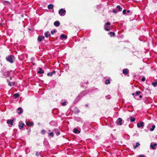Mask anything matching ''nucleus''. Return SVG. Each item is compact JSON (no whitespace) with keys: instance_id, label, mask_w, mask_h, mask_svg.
Masks as SVG:
<instances>
[{"instance_id":"nucleus-1","label":"nucleus","mask_w":157,"mask_h":157,"mask_svg":"<svg viewBox=\"0 0 157 157\" xmlns=\"http://www.w3.org/2000/svg\"><path fill=\"white\" fill-rule=\"evenodd\" d=\"M6 60L8 62L13 63L14 62L15 60V57L14 56L10 55L6 57Z\"/></svg>"},{"instance_id":"nucleus-2","label":"nucleus","mask_w":157,"mask_h":157,"mask_svg":"<svg viewBox=\"0 0 157 157\" xmlns=\"http://www.w3.org/2000/svg\"><path fill=\"white\" fill-rule=\"evenodd\" d=\"M110 23L109 22H108L105 23L104 25V29L107 31H109L110 30Z\"/></svg>"},{"instance_id":"nucleus-3","label":"nucleus","mask_w":157,"mask_h":157,"mask_svg":"<svg viewBox=\"0 0 157 157\" xmlns=\"http://www.w3.org/2000/svg\"><path fill=\"white\" fill-rule=\"evenodd\" d=\"M58 13L60 16H64L66 14V11L65 10L62 8L59 10V11Z\"/></svg>"},{"instance_id":"nucleus-4","label":"nucleus","mask_w":157,"mask_h":157,"mask_svg":"<svg viewBox=\"0 0 157 157\" xmlns=\"http://www.w3.org/2000/svg\"><path fill=\"white\" fill-rule=\"evenodd\" d=\"M87 93V90H84L81 92L78 95L81 98L83 96L85 95Z\"/></svg>"},{"instance_id":"nucleus-5","label":"nucleus","mask_w":157,"mask_h":157,"mask_svg":"<svg viewBox=\"0 0 157 157\" xmlns=\"http://www.w3.org/2000/svg\"><path fill=\"white\" fill-rule=\"evenodd\" d=\"M122 119L121 118H118L116 121V124L117 125H121L122 124Z\"/></svg>"},{"instance_id":"nucleus-6","label":"nucleus","mask_w":157,"mask_h":157,"mask_svg":"<svg viewBox=\"0 0 157 157\" xmlns=\"http://www.w3.org/2000/svg\"><path fill=\"white\" fill-rule=\"evenodd\" d=\"M25 125V124L22 121H20L19 122V124L18 125L19 128L20 129L22 128Z\"/></svg>"},{"instance_id":"nucleus-7","label":"nucleus","mask_w":157,"mask_h":157,"mask_svg":"<svg viewBox=\"0 0 157 157\" xmlns=\"http://www.w3.org/2000/svg\"><path fill=\"white\" fill-rule=\"evenodd\" d=\"M141 93V92L140 91H136V94L134 96V98L136 99L139 100V98H138V96Z\"/></svg>"},{"instance_id":"nucleus-8","label":"nucleus","mask_w":157,"mask_h":157,"mask_svg":"<svg viewBox=\"0 0 157 157\" xmlns=\"http://www.w3.org/2000/svg\"><path fill=\"white\" fill-rule=\"evenodd\" d=\"M45 37L44 36H39L37 38V41L39 42H41L42 40H44Z\"/></svg>"},{"instance_id":"nucleus-9","label":"nucleus","mask_w":157,"mask_h":157,"mask_svg":"<svg viewBox=\"0 0 157 157\" xmlns=\"http://www.w3.org/2000/svg\"><path fill=\"white\" fill-rule=\"evenodd\" d=\"M14 119L8 120L7 121V123L8 124H10L11 126L13 125Z\"/></svg>"},{"instance_id":"nucleus-10","label":"nucleus","mask_w":157,"mask_h":157,"mask_svg":"<svg viewBox=\"0 0 157 157\" xmlns=\"http://www.w3.org/2000/svg\"><path fill=\"white\" fill-rule=\"evenodd\" d=\"M49 124L50 125L53 126H57V122L55 121H52L50 122L49 123Z\"/></svg>"},{"instance_id":"nucleus-11","label":"nucleus","mask_w":157,"mask_h":157,"mask_svg":"<svg viewBox=\"0 0 157 157\" xmlns=\"http://www.w3.org/2000/svg\"><path fill=\"white\" fill-rule=\"evenodd\" d=\"M17 112L18 114H21L23 113V110L21 107H19L17 109Z\"/></svg>"},{"instance_id":"nucleus-12","label":"nucleus","mask_w":157,"mask_h":157,"mask_svg":"<svg viewBox=\"0 0 157 157\" xmlns=\"http://www.w3.org/2000/svg\"><path fill=\"white\" fill-rule=\"evenodd\" d=\"M10 73L9 71L5 72L3 73V75L5 77H7L9 75Z\"/></svg>"},{"instance_id":"nucleus-13","label":"nucleus","mask_w":157,"mask_h":157,"mask_svg":"<svg viewBox=\"0 0 157 157\" xmlns=\"http://www.w3.org/2000/svg\"><path fill=\"white\" fill-rule=\"evenodd\" d=\"M7 82L8 83V85L10 86H14L15 83V82H10V81L8 80H7Z\"/></svg>"},{"instance_id":"nucleus-14","label":"nucleus","mask_w":157,"mask_h":157,"mask_svg":"<svg viewBox=\"0 0 157 157\" xmlns=\"http://www.w3.org/2000/svg\"><path fill=\"white\" fill-rule=\"evenodd\" d=\"M53 131H55V132L56 133V136H58L60 134V132L58 129L54 128L53 129Z\"/></svg>"},{"instance_id":"nucleus-15","label":"nucleus","mask_w":157,"mask_h":157,"mask_svg":"<svg viewBox=\"0 0 157 157\" xmlns=\"http://www.w3.org/2000/svg\"><path fill=\"white\" fill-rule=\"evenodd\" d=\"M144 123L143 122H140V123L137 124V126L138 128H140L141 127H143L144 126Z\"/></svg>"},{"instance_id":"nucleus-16","label":"nucleus","mask_w":157,"mask_h":157,"mask_svg":"<svg viewBox=\"0 0 157 157\" xmlns=\"http://www.w3.org/2000/svg\"><path fill=\"white\" fill-rule=\"evenodd\" d=\"M81 98L78 95L74 101V103H77L80 99Z\"/></svg>"},{"instance_id":"nucleus-17","label":"nucleus","mask_w":157,"mask_h":157,"mask_svg":"<svg viewBox=\"0 0 157 157\" xmlns=\"http://www.w3.org/2000/svg\"><path fill=\"white\" fill-rule=\"evenodd\" d=\"M129 72V70L127 69H124L123 70V73L125 75H127Z\"/></svg>"},{"instance_id":"nucleus-18","label":"nucleus","mask_w":157,"mask_h":157,"mask_svg":"<svg viewBox=\"0 0 157 157\" xmlns=\"http://www.w3.org/2000/svg\"><path fill=\"white\" fill-rule=\"evenodd\" d=\"M157 144L156 143H155L154 144H153L152 143H151L150 145V147L152 149H155V147L156 146Z\"/></svg>"},{"instance_id":"nucleus-19","label":"nucleus","mask_w":157,"mask_h":157,"mask_svg":"<svg viewBox=\"0 0 157 157\" xmlns=\"http://www.w3.org/2000/svg\"><path fill=\"white\" fill-rule=\"evenodd\" d=\"M39 71H38V73L40 74H42L44 73V71L42 69V68H41L40 67H39Z\"/></svg>"},{"instance_id":"nucleus-20","label":"nucleus","mask_w":157,"mask_h":157,"mask_svg":"<svg viewBox=\"0 0 157 157\" xmlns=\"http://www.w3.org/2000/svg\"><path fill=\"white\" fill-rule=\"evenodd\" d=\"M73 132L75 134H77L78 132V133H80V131H78V129L77 128H75L73 130Z\"/></svg>"},{"instance_id":"nucleus-21","label":"nucleus","mask_w":157,"mask_h":157,"mask_svg":"<svg viewBox=\"0 0 157 157\" xmlns=\"http://www.w3.org/2000/svg\"><path fill=\"white\" fill-rule=\"evenodd\" d=\"M56 73V71H53L52 72L50 73H47V75L48 76H52L53 75Z\"/></svg>"},{"instance_id":"nucleus-22","label":"nucleus","mask_w":157,"mask_h":157,"mask_svg":"<svg viewBox=\"0 0 157 157\" xmlns=\"http://www.w3.org/2000/svg\"><path fill=\"white\" fill-rule=\"evenodd\" d=\"M54 25L56 26H58L60 25V22L58 21H56L54 22Z\"/></svg>"},{"instance_id":"nucleus-23","label":"nucleus","mask_w":157,"mask_h":157,"mask_svg":"<svg viewBox=\"0 0 157 157\" xmlns=\"http://www.w3.org/2000/svg\"><path fill=\"white\" fill-rule=\"evenodd\" d=\"M44 35L46 37H48L51 36L48 31L46 32L44 34Z\"/></svg>"},{"instance_id":"nucleus-24","label":"nucleus","mask_w":157,"mask_h":157,"mask_svg":"<svg viewBox=\"0 0 157 157\" xmlns=\"http://www.w3.org/2000/svg\"><path fill=\"white\" fill-rule=\"evenodd\" d=\"M132 13V11H130L129 10H128L127 11V13L126 14V15H131Z\"/></svg>"},{"instance_id":"nucleus-25","label":"nucleus","mask_w":157,"mask_h":157,"mask_svg":"<svg viewBox=\"0 0 157 157\" xmlns=\"http://www.w3.org/2000/svg\"><path fill=\"white\" fill-rule=\"evenodd\" d=\"M48 8L49 9H52L53 8V5L52 4H50L48 5Z\"/></svg>"},{"instance_id":"nucleus-26","label":"nucleus","mask_w":157,"mask_h":157,"mask_svg":"<svg viewBox=\"0 0 157 157\" xmlns=\"http://www.w3.org/2000/svg\"><path fill=\"white\" fill-rule=\"evenodd\" d=\"M140 145V144L137 142L136 144L135 145H134L133 146V147L134 149H136L137 147H138Z\"/></svg>"},{"instance_id":"nucleus-27","label":"nucleus","mask_w":157,"mask_h":157,"mask_svg":"<svg viewBox=\"0 0 157 157\" xmlns=\"http://www.w3.org/2000/svg\"><path fill=\"white\" fill-rule=\"evenodd\" d=\"M60 37L62 39H66L67 38V36L66 35L64 34H62L60 36Z\"/></svg>"},{"instance_id":"nucleus-28","label":"nucleus","mask_w":157,"mask_h":157,"mask_svg":"<svg viewBox=\"0 0 157 157\" xmlns=\"http://www.w3.org/2000/svg\"><path fill=\"white\" fill-rule=\"evenodd\" d=\"M13 96L15 97V98H18L19 96V95L18 93H16L13 94Z\"/></svg>"},{"instance_id":"nucleus-29","label":"nucleus","mask_w":157,"mask_h":157,"mask_svg":"<svg viewBox=\"0 0 157 157\" xmlns=\"http://www.w3.org/2000/svg\"><path fill=\"white\" fill-rule=\"evenodd\" d=\"M108 34L110 35L111 36H115V33L113 32H109Z\"/></svg>"},{"instance_id":"nucleus-30","label":"nucleus","mask_w":157,"mask_h":157,"mask_svg":"<svg viewBox=\"0 0 157 157\" xmlns=\"http://www.w3.org/2000/svg\"><path fill=\"white\" fill-rule=\"evenodd\" d=\"M117 8L118 9L119 11H122V9L121 7H120L119 5H118L117 6Z\"/></svg>"},{"instance_id":"nucleus-31","label":"nucleus","mask_w":157,"mask_h":157,"mask_svg":"<svg viewBox=\"0 0 157 157\" xmlns=\"http://www.w3.org/2000/svg\"><path fill=\"white\" fill-rule=\"evenodd\" d=\"M74 109L75 110V113H78L79 112H80L79 110L78 109V108L76 107Z\"/></svg>"},{"instance_id":"nucleus-32","label":"nucleus","mask_w":157,"mask_h":157,"mask_svg":"<svg viewBox=\"0 0 157 157\" xmlns=\"http://www.w3.org/2000/svg\"><path fill=\"white\" fill-rule=\"evenodd\" d=\"M48 135L49 136H51L52 137H53L54 136V133L52 132L49 133L48 134Z\"/></svg>"},{"instance_id":"nucleus-33","label":"nucleus","mask_w":157,"mask_h":157,"mask_svg":"<svg viewBox=\"0 0 157 157\" xmlns=\"http://www.w3.org/2000/svg\"><path fill=\"white\" fill-rule=\"evenodd\" d=\"M130 121L132 122H134L135 121V118L133 117H130Z\"/></svg>"},{"instance_id":"nucleus-34","label":"nucleus","mask_w":157,"mask_h":157,"mask_svg":"<svg viewBox=\"0 0 157 157\" xmlns=\"http://www.w3.org/2000/svg\"><path fill=\"white\" fill-rule=\"evenodd\" d=\"M155 128V125H153L152 126V127L150 128V131H153L154 130Z\"/></svg>"},{"instance_id":"nucleus-35","label":"nucleus","mask_w":157,"mask_h":157,"mask_svg":"<svg viewBox=\"0 0 157 157\" xmlns=\"http://www.w3.org/2000/svg\"><path fill=\"white\" fill-rule=\"evenodd\" d=\"M152 85L154 87L156 86H157V81L152 82Z\"/></svg>"},{"instance_id":"nucleus-36","label":"nucleus","mask_w":157,"mask_h":157,"mask_svg":"<svg viewBox=\"0 0 157 157\" xmlns=\"http://www.w3.org/2000/svg\"><path fill=\"white\" fill-rule=\"evenodd\" d=\"M105 83L106 84H110V82L109 80L107 79L105 80Z\"/></svg>"},{"instance_id":"nucleus-37","label":"nucleus","mask_w":157,"mask_h":157,"mask_svg":"<svg viewBox=\"0 0 157 157\" xmlns=\"http://www.w3.org/2000/svg\"><path fill=\"white\" fill-rule=\"evenodd\" d=\"M127 11L125 9H124L123 11V13L125 15H126V14L127 13H126Z\"/></svg>"},{"instance_id":"nucleus-38","label":"nucleus","mask_w":157,"mask_h":157,"mask_svg":"<svg viewBox=\"0 0 157 157\" xmlns=\"http://www.w3.org/2000/svg\"><path fill=\"white\" fill-rule=\"evenodd\" d=\"M105 97L107 99H109L111 98V96L110 95H109L107 96H105Z\"/></svg>"},{"instance_id":"nucleus-39","label":"nucleus","mask_w":157,"mask_h":157,"mask_svg":"<svg viewBox=\"0 0 157 157\" xmlns=\"http://www.w3.org/2000/svg\"><path fill=\"white\" fill-rule=\"evenodd\" d=\"M56 32V31L55 30H53L51 32V33L52 34H53L54 33H55Z\"/></svg>"},{"instance_id":"nucleus-40","label":"nucleus","mask_w":157,"mask_h":157,"mask_svg":"<svg viewBox=\"0 0 157 157\" xmlns=\"http://www.w3.org/2000/svg\"><path fill=\"white\" fill-rule=\"evenodd\" d=\"M45 132V131L44 129L42 130L41 131V133L42 134H44Z\"/></svg>"},{"instance_id":"nucleus-41","label":"nucleus","mask_w":157,"mask_h":157,"mask_svg":"<svg viewBox=\"0 0 157 157\" xmlns=\"http://www.w3.org/2000/svg\"><path fill=\"white\" fill-rule=\"evenodd\" d=\"M113 12L115 13H117V11L116 10H113Z\"/></svg>"},{"instance_id":"nucleus-42","label":"nucleus","mask_w":157,"mask_h":157,"mask_svg":"<svg viewBox=\"0 0 157 157\" xmlns=\"http://www.w3.org/2000/svg\"><path fill=\"white\" fill-rule=\"evenodd\" d=\"M66 68L68 69V70H69V65L68 64H66Z\"/></svg>"},{"instance_id":"nucleus-43","label":"nucleus","mask_w":157,"mask_h":157,"mask_svg":"<svg viewBox=\"0 0 157 157\" xmlns=\"http://www.w3.org/2000/svg\"><path fill=\"white\" fill-rule=\"evenodd\" d=\"M145 80V77H143L141 79V81L142 82H144Z\"/></svg>"},{"instance_id":"nucleus-44","label":"nucleus","mask_w":157,"mask_h":157,"mask_svg":"<svg viewBox=\"0 0 157 157\" xmlns=\"http://www.w3.org/2000/svg\"><path fill=\"white\" fill-rule=\"evenodd\" d=\"M138 157H146V156L144 155H140Z\"/></svg>"},{"instance_id":"nucleus-45","label":"nucleus","mask_w":157,"mask_h":157,"mask_svg":"<svg viewBox=\"0 0 157 157\" xmlns=\"http://www.w3.org/2000/svg\"><path fill=\"white\" fill-rule=\"evenodd\" d=\"M30 126H32L33 125L34 123L33 122H31L30 123Z\"/></svg>"},{"instance_id":"nucleus-46","label":"nucleus","mask_w":157,"mask_h":157,"mask_svg":"<svg viewBox=\"0 0 157 157\" xmlns=\"http://www.w3.org/2000/svg\"><path fill=\"white\" fill-rule=\"evenodd\" d=\"M36 155L37 157L39 156V154L38 152H36Z\"/></svg>"},{"instance_id":"nucleus-47","label":"nucleus","mask_w":157,"mask_h":157,"mask_svg":"<svg viewBox=\"0 0 157 157\" xmlns=\"http://www.w3.org/2000/svg\"><path fill=\"white\" fill-rule=\"evenodd\" d=\"M66 102H64L62 103V105L64 106L66 105Z\"/></svg>"},{"instance_id":"nucleus-48","label":"nucleus","mask_w":157,"mask_h":157,"mask_svg":"<svg viewBox=\"0 0 157 157\" xmlns=\"http://www.w3.org/2000/svg\"><path fill=\"white\" fill-rule=\"evenodd\" d=\"M29 123L28 121H26V124L27 125L29 126Z\"/></svg>"},{"instance_id":"nucleus-49","label":"nucleus","mask_w":157,"mask_h":157,"mask_svg":"<svg viewBox=\"0 0 157 157\" xmlns=\"http://www.w3.org/2000/svg\"><path fill=\"white\" fill-rule=\"evenodd\" d=\"M132 95L134 97L135 96V94L134 93H132Z\"/></svg>"},{"instance_id":"nucleus-50","label":"nucleus","mask_w":157,"mask_h":157,"mask_svg":"<svg viewBox=\"0 0 157 157\" xmlns=\"http://www.w3.org/2000/svg\"><path fill=\"white\" fill-rule=\"evenodd\" d=\"M142 97V95H140V96H139V98H141Z\"/></svg>"},{"instance_id":"nucleus-51","label":"nucleus","mask_w":157,"mask_h":157,"mask_svg":"<svg viewBox=\"0 0 157 157\" xmlns=\"http://www.w3.org/2000/svg\"><path fill=\"white\" fill-rule=\"evenodd\" d=\"M157 1V0H156V1H154V0H153V2H154V3H156V1Z\"/></svg>"},{"instance_id":"nucleus-52","label":"nucleus","mask_w":157,"mask_h":157,"mask_svg":"<svg viewBox=\"0 0 157 157\" xmlns=\"http://www.w3.org/2000/svg\"><path fill=\"white\" fill-rule=\"evenodd\" d=\"M85 106L86 107H87L88 106V104H86V105H85Z\"/></svg>"},{"instance_id":"nucleus-53","label":"nucleus","mask_w":157,"mask_h":157,"mask_svg":"<svg viewBox=\"0 0 157 157\" xmlns=\"http://www.w3.org/2000/svg\"><path fill=\"white\" fill-rule=\"evenodd\" d=\"M6 2L7 3H10V2L8 1H6Z\"/></svg>"},{"instance_id":"nucleus-54","label":"nucleus","mask_w":157,"mask_h":157,"mask_svg":"<svg viewBox=\"0 0 157 157\" xmlns=\"http://www.w3.org/2000/svg\"><path fill=\"white\" fill-rule=\"evenodd\" d=\"M32 64L34 65H35V63H34L33 62Z\"/></svg>"},{"instance_id":"nucleus-55","label":"nucleus","mask_w":157,"mask_h":157,"mask_svg":"<svg viewBox=\"0 0 157 157\" xmlns=\"http://www.w3.org/2000/svg\"><path fill=\"white\" fill-rule=\"evenodd\" d=\"M31 30V29H29V30H30H30Z\"/></svg>"},{"instance_id":"nucleus-56","label":"nucleus","mask_w":157,"mask_h":157,"mask_svg":"<svg viewBox=\"0 0 157 157\" xmlns=\"http://www.w3.org/2000/svg\"><path fill=\"white\" fill-rule=\"evenodd\" d=\"M48 131H49V132H51V131H50V130H48Z\"/></svg>"}]
</instances>
